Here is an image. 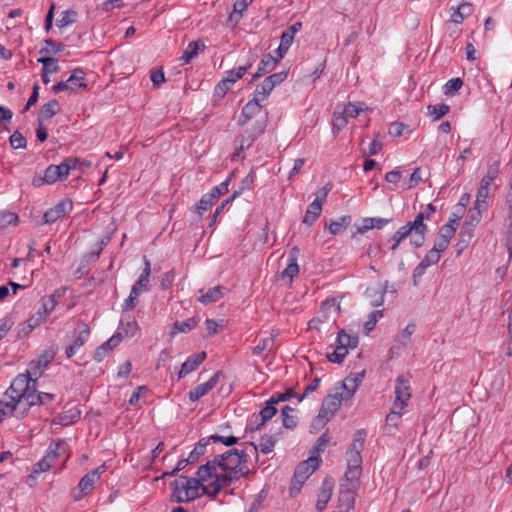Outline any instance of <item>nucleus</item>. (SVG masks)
I'll list each match as a JSON object with an SVG mask.
<instances>
[{
    "label": "nucleus",
    "instance_id": "obj_60",
    "mask_svg": "<svg viewBox=\"0 0 512 512\" xmlns=\"http://www.w3.org/2000/svg\"><path fill=\"white\" fill-rule=\"evenodd\" d=\"M9 143L13 149H24L27 146L26 138L19 131L10 136Z\"/></svg>",
    "mask_w": 512,
    "mask_h": 512
},
{
    "label": "nucleus",
    "instance_id": "obj_8",
    "mask_svg": "<svg viewBox=\"0 0 512 512\" xmlns=\"http://www.w3.org/2000/svg\"><path fill=\"white\" fill-rule=\"evenodd\" d=\"M428 216L425 215L424 212H420L413 221L410 222L411 234L410 243L415 248H419L425 243V235L428 230L427 225L424 223V220Z\"/></svg>",
    "mask_w": 512,
    "mask_h": 512
},
{
    "label": "nucleus",
    "instance_id": "obj_17",
    "mask_svg": "<svg viewBox=\"0 0 512 512\" xmlns=\"http://www.w3.org/2000/svg\"><path fill=\"white\" fill-rule=\"evenodd\" d=\"M334 488V480L330 477H326L319 489L316 502V510L322 512L326 509L328 502L331 499Z\"/></svg>",
    "mask_w": 512,
    "mask_h": 512
},
{
    "label": "nucleus",
    "instance_id": "obj_55",
    "mask_svg": "<svg viewBox=\"0 0 512 512\" xmlns=\"http://www.w3.org/2000/svg\"><path fill=\"white\" fill-rule=\"evenodd\" d=\"M482 211L484 210L475 206L470 208L466 216L465 225L474 227L476 224H478L482 217Z\"/></svg>",
    "mask_w": 512,
    "mask_h": 512
},
{
    "label": "nucleus",
    "instance_id": "obj_25",
    "mask_svg": "<svg viewBox=\"0 0 512 512\" xmlns=\"http://www.w3.org/2000/svg\"><path fill=\"white\" fill-rule=\"evenodd\" d=\"M299 254V249L297 247H293L288 255V264L286 268L283 270L281 277L293 279L295 276L299 274V266L297 264V257Z\"/></svg>",
    "mask_w": 512,
    "mask_h": 512
},
{
    "label": "nucleus",
    "instance_id": "obj_42",
    "mask_svg": "<svg viewBox=\"0 0 512 512\" xmlns=\"http://www.w3.org/2000/svg\"><path fill=\"white\" fill-rule=\"evenodd\" d=\"M349 350L350 348L337 344V341H335V348L331 353H327V359L331 363L341 364L346 358Z\"/></svg>",
    "mask_w": 512,
    "mask_h": 512
},
{
    "label": "nucleus",
    "instance_id": "obj_2",
    "mask_svg": "<svg viewBox=\"0 0 512 512\" xmlns=\"http://www.w3.org/2000/svg\"><path fill=\"white\" fill-rule=\"evenodd\" d=\"M210 464L201 465L196 477L180 476L174 481V497L179 503L191 502L203 495L215 498L220 493V486L213 480Z\"/></svg>",
    "mask_w": 512,
    "mask_h": 512
},
{
    "label": "nucleus",
    "instance_id": "obj_49",
    "mask_svg": "<svg viewBox=\"0 0 512 512\" xmlns=\"http://www.w3.org/2000/svg\"><path fill=\"white\" fill-rule=\"evenodd\" d=\"M427 110L432 120L437 121L450 112V106L444 103L428 105Z\"/></svg>",
    "mask_w": 512,
    "mask_h": 512
},
{
    "label": "nucleus",
    "instance_id": "obj_31",
    "mask_svg": "<svg viewBox=\"0 0 512 512\" xmlns=\"http://www.w3.org/2000/svg\"><path fill=\"white\" fill-rule=\"evenodd\" d=\"M322 211V204L320 202V196L317 195L314 201L308 206L303 222L308 225H312L320 216Z\"/></svg>",
    "mask_w": 512,
    "mask_h": 512
},
{
    "label": "nucleus",
    "instance_id": "obj_62",
    "mask_svg": "<svg viewBox=\"0 0 512 512\" xmlns=\"http://www.w3.org/2000/svg\"><path fill=\"white\" fill-rule=\"evenodd\" d=\"M450 240L449 234H441L431 250L441 255L447 249Z\"/></svg>",
    "mask_w": 512,
    "mask_h": 512
},
{
    "label": "nucleus",
    "instance_id": "obj_14",
    "mask_svg": "<svg viewBox=\"0 0 512 512\" xmlns=\"http://www.w3.org/2000/svg\"><path fill=\"white\" fill-rule=\"evenodd\" d=\"M364 377H365V370L348 375L342 381V385L340 387L341 395L346 399H350L357 391L359 385L364 380Z\"/></svg>",
    "mask_w": 512,
    "mask_h": 512
},
{
    "label": "nucleus",
    "instance_id": "obj_20",
    "mask_svg": "<svg viewBox=\"0 0 512 512\" xmlns=\"http://www.w3.org/2000/svg\"><path fill=\"white\" fill-rule=\"evenodd\" d=\"M227 291V288L223 285H218L215 287H212L208 289L207 291H204L201 289L199 291L200 296L198 297V301L202 303L203 305H208L211 303H215L222 299L225 292Z\"/></svg>",
    "mask_w": 512,
    "mask_h": 512
},
{
    "label": "nucleus",
    "instance_id": "obj_53",
    "mask_svg": "<svg viewBox=\"0 0 512 512\" xmlns=\"http://www.w3.org/2000/svg\"><path fill=\"white\" fill-rule=\"evenodd\" d=\"M214 202L215 196L209 193L204 194L196 205L197 213L201 216L214 205Z\"/></svg>",
    "mask_w": 512,
    "mask_h": 512
},
{
    "label": "nucleus",
    "instance_id": "obj_29",
    "mask_svg": "<svg viewBox=\"0 0 512 512\" xmlns=\"http://www.w3.org/2000/svg\"><path fill=\"white\" fill-rule=\"evenodd\" d=\"M145 267L140 274L138 280L134 283L131 289H136V292L141 293L143 291H148L149 278L151 274V264L147 257H144Z\"/></svg>",
    "mask_w": 512,
    "mask_h": 512
},
{
    "label": "nucleus",
    "instance_id": "obj_54",
    "mask_svg": "<svg viewBox=\"0 0 512 512\" xmlns=\"http://www.w3.org/2000/svg\"><path fill=\"white\" fill-rule=\"evenodd\" d=\"M488 197H489V187H484V186L480 185L477 190L476 200H475L473 206L478 207L483 210H486Z\"/></svg>",
    "mask_w": 512,
    "mask_h": 512
},
{
    "label": "nucleus",
    "instance_id": "obj_32",
    "mask_svg": "<svg viewBox=\"0 0 512 512\" xmlns=\"http://www.w3.org/2000/svg\"><path fill=\"white\" fill-rule=\"evenodd\" d=\"M336 341L337 344H341L344 347L355 349L358 346L359 338L356 333L341 329L337 334Z\"/></svg>",
    "mask_w": 512,
    "mask_h": 512
},
{
    "label": "nucleus",
    "instance_id": "obj_10",
    "mask_svg": "<svg viewBox=\"0 0 512 512\" xmlns=\"http://www.w3.org/2000/svg\"><path fill=\"white\" fill-rule=\"evenodd\" d=\"M90 328L87 324H82L79 331H74L71 342L65 347V355L68 359L76 355L79 349L88 341Z\"/></svg>",
    "mask_w": 512,
    "mask_h": 512
},
{
    "label": "nucleus",
    "instance_id": "obj_63",
    "mask_svg": "<svg viewBox=\"0 0 512 512\" xmlns=\"http://www.w3.org/2000/svg\"><path fill=\"white\" fill-rule=\"evenodd\" d=\"M56 171L57 170L55 169L54 165H49L44 170V175H43V177L41 179L42 182L45 183V184H54L57 181H60Z\"/></svg>",
    "mask_w": 512,
    "mask_h": 512
},
{
    "label": "nucleus",
    "instance_id": "obj_52",
    "mask_svg": "<svg viewBox=\"0 0 512 512\" xmlns=\"http://www.w3.org/2000/svg\"><path fill=\"white\" fill-rule=\"evenodd\" d=\"M197 325H198V320L195 319L194 317H191L184 321H176L173 324V327L177 332L187 333V332H190L191 330H193L194 328H196Z\"/></svg>",
    "mask_w": 512,
    "mask_h": 512
},
{
    "label": "nucleus",
    "instance_id": "obj_18",
    "mask_svg": "<svg viewBox=\"0 0 512 512\" xmlns=\"http://www.w3.org/2000/svg\"><path fill=\"white\" fill-rule=\"evenodd\" d=\"M261 102V100L253 96V98L245 104V106L242 108L241 115L238 120V124L240 126H244L250 119L261 112Z\"/></svg>",
    "mask_w": 512,
    "mask_h": 512
},
{
    "label": "nucleus",
    "instance_id": "obj_4",
    "mask_svg": "<svg viewBox=\"0 0 512 512\" xmlns=\"http://www.w3.org/2000/svg\"><path fill=\"white\" fill-rule=\"evenodd\" d=\"M366 439V431L359 429L355 432L352 443L346 451L347 470L345 472V480L358 482L362 471L361 451L364 448Z\"/></svg>",
    "mask_w": 512,
    "mask_h": 512
},
{
    "label": "nucleus",
    "instance_id": "obj_59",
    "mask_svg": "<svg viewBox=\"0 0 512 512\" xmlns=\"http://www.w3.org/2000/svg\"><path fill=\"white\" fill-rule=\"evenodd\" d=\"M76 12L73 10H66L62 13L61 17L57 20V26L62 28L73 24L76 21Z\"/></svg>",
    "mask_w": 512,
    "mask_h": 512
},
{
    "label": "nucleus",
    "instance_id": "obj_13",
    "mask_svg": "<svg viewBox=\"0 0 512 512\" xmlns=\"http://www.w3.org/2000/svg\"><path fill=\"white\" fill-rule=\"evenodd\" d=\"M53 358L54 354L52 352L45 351L40 357L29 363L25 374H28L29 377L36 382L38 377L42 375L43 371L48 367Z\"/></svg>",
    "mask_w": 512,
    "mask_h": 512
},
{
    "label": "nucleus",
    "instance_id": "obj_21",
    "mask_svg": "<svg viewBox=\"0 0 512 512\" xmlns=\"http://www.w3.org/2000/svg\"><path fill=\"white\" fill-rule=\"evenodd\" d=\"M262 132L263 128L259 129L257 133L249 132L238 137L236 140L237 146L232 157V160H236L241 156V153L244 150L250 148L257 139L258 135H260Z\"/></svg>",
    "mask_w": 512,
    "mask_h": 512
},
{
    "label": "nucleus",
    "instance_id": "obj_57",
    "mask_svg": "<svg viewBox=\"0 0 512 512\" xmlns=\"http://www.w3.org/2000/svg\"><path fill=\"white\" fill-rule=\"evenodd\" d=\"M382 316V310H375L369 314L368 320L364 323V329L366 330L367 334L374 329L375 325L382 318Z\"/></svg>",
    "mask_w": 512,
    "mask_h": 512
},
{
    "label": "nucleus",
    "instance_id": "obj_51",
    "mask_svg": "<svg viewBox=\"0 0 512 512\" xmlns=\"http://www.w3.org/2000/svg\"><path fill=\"white\" fill-rule=\"evenodd\" d=\"M273 89V84H271L267 78H265L263 82L256 87L253 96L261 101H265Z\"/></svg>",
    "mask_w": 512,
    "mask_h": 512
},
{
    "label": "nucleus",
    "instance_id": "obj_30",
    "mask_svg": "<svg viewBox=\"0 0 512 512\" xmlns=\"http://www.w3.org/2000/svg\"><path fill=\"white\" fill-rule=\"evenodd\" d=\"M276 65V61L274 60V56L272 54L265 55L261 59L256 73L252 76V81H255L265 74L271 72L276 67Z\"/></svg>",
    "mask_w": 512,
    "mask_h": 512
},
{
    "label": "nucleus",
    "instance_id": "obj_43",
    "mask_svg": "<svg viewBox=\"0 0 512 512\" xmlns=\"http://www.w3.org/2000/svg\"><path fill=\"white\" fill-rule=\"evenodd\" d=\"M350 223V216H342L335 221H331L328 225V230L332 235H339L350 225Z\"/></svg>",
    "mask_w": 512,
    "mask_h": 512
},
{
    "label": "nucleus",
    "instance_id": "obj_34",
    "mask_svg": "<svg viewBox=\"0 0 512 512\" xmlns=\"http://www.w3.org/2000/svg\"><path fill=\"white\" fill-rule=\"evenodd\" d=\"M276 444V439L272 435H264L260 439L259 446L255 445L254 443H250V445L253 448V452L257 454L258 449L263 454H269L274 450Z\"/></svg>",
    "mask_w": 512,
    "mask_h": 512
},
{
    "label": "nucleus",
    "instance_id": "obj_47",
    "mask_svg": "<svg viewBox=\"0 0 512 512\" xmlns=\"http://www.w3.org/2000/svg\"><path fill=\"white\" fill-rule=\"evenodd\" d=\"M44 46L40 49L39 53L42 55L58 54L65 50V45L56 42L52 39L44 40Z\"/></svg>",
    "mask_w": 512,
    "mask_h": 512
},
{
    "label": "nucleus",
    "instance_id": "obj_11",
    "mask_svg": "<svg viewBox=\"0 0 512 512\" xmlns=\"http://www.w3.org/2000/svg\"><path fill=\"white\" fill-rule=\"evenodd\" d=\"M257 58V54L249 50L247 60L242 65L226 71L223 79L228 84L233 86V84L241 79L243 75L254 65V63L257 61Z\"/></svg>",
    "mask_w": 512,
    "mask_h": 512
},
{
    "label": "nucleus",
    "instance_id": "obj_38",
    "mask_svg": "<svg viewBox=\"0 0 512 512\" xmlns=\"http://www.w3.org/2000/svg\"><path fill=\"white\" fill-rule=\"evenodd\" d=\"M66 81L68 84L75 87V92H77L78 89H85L87 87L85 73L80 68L74 69Z\"/></svg>",
    "mask_w": 512,
    "mask_h": 512
},
{
    "label": "nucleus",
    "instance_id": "obj_45",
    "mask_svg": "<svg viewBox=\"0 0 512 512\" xmlns=\"http://www.w3.org/2000/svg\"><path fill=\"white\" fill-rule=\"evenodd\" d=\"M57 301L54 295L46 296L41 299V306L37 310V313L46 318L56 307Z\"/></svg>",
    "mask_w": 512,
    "mask_h": 512
},
{
    "label": "nucleus",
    "instance_id": "obj_1",
    "mask_svg": "<svg viewBox=\"0 0 512 512\" xmlns=\"http://www.w3.org/2000/svg\"><path fill=\"white\" fill-rule=\"evenodd\" d=\"M53 393L37 392L36 382L28 374L17 375L0 401V417L24 418L35 405H47L55 399Z\"/></svg>",
    "mask_w": 512,
    "mask_h": 512
},
{
    "label": "nucleus",
    "instance_id": "obj_6",
    "mask_svg": "<svg viewBox=\"0 0 512 512\" xmlns=\"http://www.w3.org/2000/svg\"><path fill=\"white\" fill-rule=\"evenodd\" d=\"M343 400L347 399L341 395V392H337L335 395H327L323 400L322 406L315 419V423L318 425H325L339 410Z\"/></svg>",
    "mask_w": 512,
    "mask_h": 512
},
{
    "label": "nucleus",
    "instance_id": "obj_35",
    "mask_svg": "<svg viewBox=\"0 0 512 512\" xmlns=\"http://www.w3.org/2000/svg\"><path fill=\"white\" fill-rule=\"evenodd\" d=\"M81 417V411L77 407L70 408L60 413L57 417L58 423L67 426L77 422Z\"/></svg>",
    "mask_w": 512,
    "mask_h": 512
},
{
    "label": "nucleus",
    "instance_id": "obj_9",
    "mask_svg": "<svg viewBox=\"0 0 512 512\" xmlns=\"http://www.w3.org/2000/svg\"><path fill=\"white\" fill-rule=\"evenodd\" d=\"M357 485L358 482L352 481H346V483L341 484L338 496L341 512H349L354 508Z\"/></svg>",
    "mask_w": 512,
    "mask_h": 512
},
{
    "label": "nucleus",
    "instance_id": "obj_23",
    "mask_svg": "<svg viewBox=\"0 0 512 512\" xmlns=\"http://www.w3.org/2000/svg\"><path fill=\"white\" fill-rule=\"evenodd\" d=\"M405 413V409L392 405L390 412L387 414L385 419L384 429L387 433H394L398 430L399 424L401 422V417Z\"/></svg>",
    "mask_w": 512,
    "mask_h": 512
},
{
    "label": "nucleus",
    "instance_id": "obj_33",
    "mask_svg": "<svg viewBox=\"0 0 512 512\" xmlns=\"http://www.w3.org/2000/svg\"><path fill=\"white\" fill-rule=\"evenodd\" d=\"M256 175L254 171H250L246 177L240 182L238 188L234 190L233 194L226 199V203H231L235 198L241 195L245 190H251L254 186Z\"/></svg>",
    "mask_w": 512,
    "mask_h": 512
},
{
    "label": "nucleus",
    "instance_id": "obj_36",
    "mask_svg": "<svg viewBox=\"0 0 512 512\" xmlns=\"http://www.w3.org/2000/svg\"><path fill=\"white\" fill-rule=\"evenodd\" d=\"M60 111V104L56 99H52L49 102L42 105L40 109V119L50 120Z\"/></svg>",
    "mask_w": 512,
    "mask_h": 512
},
{
    "label": "nucleus",
    "instance_id": "obj_5",
    "mask_svg": "<svg viewBox=\"0 0 512 512\" xmlns=\"http://www.w3.org/2000/svg\"><path fill=\"white\" fill-rule=\"evenodd\" d=\"M106 471L105 464L90 470L79 481L77 487L72 491L74 501H80L84 496L92 493L95 483L100 479L101 475Z\"/></svg>",
    "mask_w": 512,
    "mask_h": 512
},
{
    "label": "nucleus",
    "instance_id": "obj_61",
    "mask_svg": "<svg viewBox=\"0 0 512 512\" xmlns=\"http://www.w3.org/2000/svg\"><path fill=\"white\" fill-rule=\"evenodd\" d=\"M274 339L273 337H266L260 339L258 344L253 348L254 355H260L262 352L266 350H271L273 347Z\"/></svg>",
    "mask_w": 512,
    "mask_h": 512
},
{
    "label": "nucleus",
    "instance_id": "obj_64",
    "mask_svg": "<svg viewBox=\"0 0 512 512\" xmlns=\"http://www.w3.org/2000/svg\"><path fill=\"white\" fill-rule=\"evenodd\" d=\"M120 323L126 337L132 338L136 335L139 327L135 320H128L124 322V319H121Z\"/></svg>",
    "mask_w": 512,
    "mask_h": 512
},
{
    "label": "nucleus",
    "instance_id": "obj_27",
    "mask_svg": "<svg viewBox=\"0 0 512 512\" xmlns=\"http://www.w3.org/2000/svg\"><path fill=\"white\" fill-rule=\"evenodd\" d=\"M205 48V44L202 40L192 41L190 42L186 49L183 51L182 56L180 57V61L183 64L190 63L200 51H203Z\"/></svg>",
    "mask_w": 512,
    "mask_h": 512
},
{
    "label": "nucleus",
    "instance_id": "obj_48",
    "mask_svg": "<svg viewBox=\"0 0 512 512\" xmlns=\"http://www.w3.org/2000/svg\"><path fill=\"white\" fill-rule=\"evenodd\" d=\"M500 171L499 162H494L489 165L486 174L481 179L480 185L484 187H490V185L494 182V180L498 177Z\"/></svg>",
    "mask_w": 512,
    "mask_h": 512
},
{
    "label": "nucleus",
    "instance_id": "obj_3",
    "mask_svg": "<svg viewBox=\"0 0 512 512\" xmlns=\"http://www.w3.org/2000/svg\"><path fill=\"white\" fill-rule=\"evenodd\" d=\"M247 461L248 455L244 450L230 449L223 454L216 455L213 460L207 461L205 464H210L214 468L211 471V476L222 490L231 482L249 473Z\"/></svg>",
    "mask_w": 512,
    "mask_h": 512
},
{
    "label": "nucleus",
    "instance_id": "obj_50",
    "mask_svg": "<svg viewBox=\"0 0 512 512\" xmlns=\"http://www.w3.org/2000/svg\"><path fill=\"white\" fill-rule=\"evenodd\" d=\"M282 423L285 428L293 429L297 426V417L294 415V409L286 405L281 411Z\"/></svg>",
    "mask_w": 512,
    "mask_h": 512
},
{
    "label": "nucleus",
    "instance_id": "obj_37",
    "mask_svg": "<svg viewBox=\"0 0 512 512\" xmlns=\"http://www.w3.org/2000/svg\"><path fill=\"white\" fill-rule=\"evenodd\" d=\"M387 289H388V281H385L384 287L382 289L377 290L374 288H367L366 295H367V297L372 298V300L370 302L372 306L378 307V306L383 305L384 297H385Z\"/></svg>",
    "mask_w": 512,
    "mask_h": 512
},
{
    "label": "nucleus",
    "instance_id": "obj_16",
    "mask_svg": "<svg viewBox=\"0 0 512 512\" xmlns=\"http://www.w3.org/2000/svg\"><path fill=\"white\" fill-rule=\"evenodd\" d=\"M220 375L221 372L217 371L208 381L191 389L188 393L189 400L191 402H196L203 396L207 395L217 385Z\"/></svg>",
    "mask_w": 512,
    "mask_h": 512
},
{
    "label": "nucleus",
    "instance_id": "obj_41",
    "mask_svg": "<svg viewBox=\"0 0 512 512\" xmlns=\"http://www.w3.org/2000/svg\"><path fill=\"white\" fill-rule=\"evenodd\" d=\"M253 1L254 0H236L233 4V12L229 16L230 21L239 22L243 17V13Z\"/></svg>",
    "mask_w": 512,
    "mask_h": 512
},
{
    "label": "nucleus",
    "instance_id": "obj_44",
    "mask_svg": "<svg viewBox=\"0 0 512 512\" xmlns=\"http://www.w3.org/2000/svg\"><path fill=\"white\" fill-rule=\"evenodd\" d=\"M348 124L347 116L344 115L340 106H337L332 118V129L334 133H339Z\"/></svg>",
    "mask_w": 512,
    "mask_h": 512
},
{
    "label": "nucleus",
    "instance_id": "obj_46",
    "mask_svg": "<svg viewBox=\"0 0 512 512\" xmlns=\"http://www.w3.org/2000/svg\"><path fill=\"white\" fill-rule=\"evenodd\" d=\"M473 11V6L470 3L464 2L461 3L457 10L451 15L452 21L454 23L460 24L463 20L469 16Z\"/></svg>",
    "mask_w": 512,
    "mask_h": 512
},
{
    "label": "nucleus",
    "instance_id": "obj_19",
    "mask_svg": "<svg viewBox=\"0 0 512 512\" xmlns=\"http://www.w3.org/2000/svg\"><path fill=\"white\" fill-rule=\"evenodd\" d=\"M206 352H200L189 356L186 361L181 365L178 372V379L184 378L189 373L196 370L200 364L206 359Z\"/></svg>",
    "mask_w": 512,
    "mask_h": 512
},
{
    "label": "nucleus",
    "instance_id": "obj_24",
    "mask_svg": "<svg viewBox=\"0 0 512 512\" xmlns=\"http://www.w3.org/2000/svg\"><path fill=\"white\" fill-rule=\"evenodd\" d=\"M334 312L336 315L339 314L340 306L336 302L335 299H327L322 302L320 306V311L318 312V315L315 316L312 321L317 323H322L327 320L328 316L327 313Z\"/></svg>",
    "mask_w": 512,
    "mask_h": 512
},
{
    "label": "nucleus",
    "instance_id": "obj_22",
    "mask_svg": "<svg viewBox=\"0 0 512 512\" xmlns=\"http://www.w3.org/2000/svg\"><path fill=\"white\" fill-rule=\"evenodd\" d=\"M320 463L319 457H309L307 460L298 464L295 469V474L298 478L307 480L310 475L318 468Z\"/></svg>",
    "mask_w": 512,
    "mask_h": 512
},
{
    "label": "nucleus",
    "instance_id": "obj_39",
    "mask_svg": "<svg viewBox=\"0 0 512 512\" xmlns=\"http://www.w3.org/2000/svg\"><path fill=\"white\" fill-rule=\"evenodd\" d=\"M340 109L342 110L344 115L347 116L348 120L350 118H356L359 116V114L361 112L369 110V108L363 102H356V103L349 102L347 105L343 106L342 108L340 107Z\"/></svg>",
    "mask_w": 512,
    "mask_h": 512
},
{
    "label": "nucleus",
    "instance_id": "obj_26",
    "mask_svg": "<svg viewBox=\"0 0 512 512\" xmlns=\"http://www.w3.org/2000/svg\"><path fill=\"white\" fill-rule=\"evenodd\" d=\"M38 62L42 64V74L41 78L43 83L48 84L50 82L49 74L56 73L59 71V66L57 65V59L53 57H41L38 59Z\"/></svg>",
    "mask_w": 512,
    "mask_h": 512
},
{
    "label": "nucleus",
    "instance_id": "obj_15",
    "mask_svg": "<svg viewBox=\"0 0 512 512\" xmlns=\"http://www.w3.org/2000/svg\"><path fill=\"white\" fill-rule=\"evenodd\" d=\"M73 208L71 200H62L54 207L50 208L44 213L43 219L45 223H54L60 218L64 217Z\"/></svg>",
    "mask_w": 512,
    "mask_h": 512
},
{
    "label": "nucleus",
    "instance_id": "obj_56",
    "mask_svg": "<svg viewBox=\"0 0 512 512\" xmlns=\"http://www.w3.org/2000/svg\"><path fill=\"white\" fill-rule=\"evenodd\" d=\"M463 86V80L459 77L448 80L444 87L443 92L445 95H452L456 93Z\"/></svg>",
    "mask_w": 512,
    "mask_h": 512
},
{
    "label": "nucleus",
    "instance_id": "obj_12",
    "mask_svg": "<svg viewBox=\"0 0 512 512\" xmlns=\"http://www.w3.org/2000/svg\"><path fill=\"white\" fill-rule=\"evenodd\" d=\"M275 403H271V399L269 398L265 402V406L260 410L258 414H253L249 421L250 430L259 429L260 426L264 425L268 420L272 419L275 416L277 410L275 408Z\"/></svg>",
    "mask_w": 512,
    "mask_h": 512
},
{
    "label": "nucleus",
    "instance_id": "obj_40",
    "mask_svg": "<svg viewBox=\"0 0 512 512\" xmlns=\"http://www.w3.org/2000/svg\"><path fill=\"white\" fill-rule=\"evenodd\" d=\"M411 234L410 222L406 223L404 226H401L391 237L390 241L392 242L391 250L394 252L400 243L405 240Z\"/></svg>",
    "mask_w": 512,
    "mask_h": 512
},
{
    "label": "nucleus",
    "instance_id": "obj_28",
    "mask_svg": "<svg viewBox=\"0 0 512 512\" xmlns=\"http://www.w3.org/2000/svg\"><path fill=\"white\" fill-rule=\"evenodd\" d=\"M77 163V157L70 156L65 158L60 164L54 165L60 181L65 180L69 176L71 170L77 169Z\"/></svg>",
    "mask_w": 512,
    "mask_h": 512
},
{
    "label": "nucleus",
    "instance_id": "obj_7",
    "mask_svg": "<svg viewBox=\"0 0 512 512\" xmlns=\"http://www.w3.org/2000/svg\"><path fill=\"white\" fill-rule=\"evenodd\" d=\"M394 393L395 399L393 406H395V408L400 407L406 409L412 396L409 377L405 375H399L396 378Z\"/></svg>",
    "mask_w": 512,
    "mask_h": 512
},
{
    "label": "nucleus",
    "instance_id": "obj_58",
    "mask_svg": "<svg viewBox=\"0 0 512 512\" xmlns=\"http://www.w3.org/2000/svg\"><path fill=\"white\" fill-rule=\"evenodd\" d=\"M209 440L214 443H222L223 445L230 447L235 445L238 442V438L233 435H218L214 434L209 436Z\"/></svg>",
    "mask_w": 512,
    "mask_h": 512
}]
</instances>
